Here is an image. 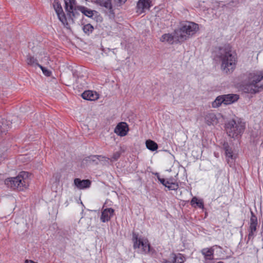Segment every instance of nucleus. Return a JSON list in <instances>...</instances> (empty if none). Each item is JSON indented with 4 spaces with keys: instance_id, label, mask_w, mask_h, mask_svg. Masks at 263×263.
<instances>
[{
    "instance_id": "obj_32",
    "label": "nucleus",
    "mask_w": 263,
    "mask_h": 263,
    "mask_svg": "<svg viewBox=\"0 0 263 263\" xmlns=\"http://www.w3.org/2000/svg\"><path fill=\"white\" fill-rule=\"evenodd\" d=\"M163 263H176L175 261L173 260V256L171 254V257L168 259H163Z\"/></svg>"
},
{
    "instance_id": "obj_23",
    "label": "nucleus",
    "mask_w": 263,
    "mask_h": 263,
    "mask_svg": "<svg viewBox=\"0 0 263 263\" xmlns=\"http://www.w3.org/2000/svg\"><path fill=\"white\" fill-rule=\"evenodd\" d=\"M167 181L170 183L167 185V189L168 190L176 191L179 187L178 183L174 181L173 178H170L167 179Z\"/></svg>"
},
{
    "instance_id": "obj_35",
    "label": "nucleus",
    "mask_w": 263,
    "mask_h": 263,
    "mask_svg": "<svg viewBox=\"0 0 263 263\" xmlns=\"http://www.w3.org/2000/svg\"><path fill=\"white\" fill-rule=\"evenodd\" d=\"M217 263H223V262L222 261H219V262H218Z\"/></svg>"
},
{
    "instance_id": "obj_1",
    "label": "nucleus",
    "mask_w": 263,
    "mask_h": 263,
    "mask_svg": "<svg viewBox=\"0 0 263 263\" xmlns=\"http://www.w3.org/2000/svg\"><path fill=\"white\" fill-rule=\"evenodd\" d=\"M263 80V71H255L250 73L248 76V81L244 87L247 93L254 94L263 89V85L258 84Z\"/></svg>"
},
{
    "instance_id": "obj_33",
    "label": "nucleus",
    "mask_w": 263,
    "mask_h": 263,
    "mask_svg": "<svg viewBox=\"0 0 263 263\" xmlns=\"http://www.w3.org/2000/svg\"><path fill=\"white\" fill-rule=\"evenodd\" d=\"M24 263H37V262H35L31 260H28V259H26L25 261V262Z\"/></svg>"
},
{
    "instance_id": "obj_2",
    "label": "nucleus",
    "mask_w": 263,
    "mask_h": 263,
    "mask_svg": "<svg viewBox=\"0 0 263 263\" xmlns=\"http://www.w3.org/2000/svg\"><path fill=\"white\" fill-rule=\"evenodd\" d=\"M221 62V69L226 73H232L235 69L237 63L236 54H233L230 51L221 49L218 56Z\"/></svg>"
},
{
    "instance_id": "obj_20",
    "label": "nucleus",
    "mask_w": 263,
    "mask_h": 263,
    "mask_svg": "<svg viewBox=\"0 0 263 263\" xmlns=\"http://www.w3.org/2000/svg\"><path fill=\"white\" fill-rule=\"evenodd\" d=\"M174 38L177 39L175 35L173 36L170 33H166L161 36L160 41L162 42H167L170 44H173Z\"/></svg>"
},
{
    "instance_id": "obj_17",
    "label": "nucleus",
    "mask_w": 263,
    "mask_h": 263,
    "mask_svg": "<svg viewBox=\"0 0 263 263\" xmlns=\"http://www.w3.org/2000/svg\"><path fill=\"white\" fill-rule=\"evenodd\" d=\"M224 99V104L228 105L237 101L239 99V96L236 94H228L222 95Z\"/></svg>"
},
{
    "instance_id": "obj_14",
    "label": "nucleus",
    "mask_w": 263,
    "mask_h": 263,
    "mask_svg": "<svg viewBox=\"0 0 263 263\" xmlns=\"http://www.w3.org/2000/svg\"><path fill=\"white\" fill-rule=\"evenodd\" d=\"M150 0H139L137 4V12L139 13L144 12L145 9H148L151 5Z\"/></svg>"
},
{
    "instance_id": "obj_34",
    "label": "nucleus",
    "mask_w": 263,
    "mask_h": 263,
    "mask_svg": "<svg viewBox=\"0 0 263 263\" xmlns=\"http://www.w3.org/2000/svg\"><path fill=\"white\" fill-rule=\"evenodd\" d=\"M119 1V3H120V4H124L125 3V2L127 1V0H118Z\"/></svg>"
},
{
    "instance_id": "obj_3",
    "label": "nucleus",
    "mask_w": 263,
    "mask_h": 263,
    "mask_svg": "<svg viewBox=\"0 0 263 263\" xmlns=\"http://www.w3.org/2000/svg\"><path fill=\"white\" fill-rule=\"evenodd\" d=\"M198 29L197 24L186 22L181 25L179 29L175 31V35L179 42H183L195 34Z\"/></svg>"
},
{
    "instance_id": "obj_22",
    "label": "nucleus",
    "mask_w": 263,
    "mask_h": 263,
    "mask_svg": "<svg viewBox=\"0 0 263 263\" xmlns=\"http://www.w3.org/2000/svg\"><path fill=\"white\" fill-rule=\"evenodd\" d=\"M26 62L28 65L32 67H39V65H40V64L38 63L37 59H35L34 57L31 55L30 54L27 55Z\"/></svg>"
},
{
    "instance_id": "obj_19",
    "label": "nucleus",
    "mask_w": 263,
    "mask_h": 263,
    "mask_svg": "<svg viewBox=\"0 0 263 263\" xmlns=\"http://www.w3.org/2000/svg\"><path fill=\"white\" fill-rule=\"evenodd\" d=\"M223 148L225 151V154L227 158L228 162L229 163L230 160L234 159V155L232 149L230 147L228 143H224L223 144Z\"/></svg>"
},
{
    "instance_id": "obj_25",
    "label": "nucleus",
    "mask_w": 263,
    "mask_h": 263,
    "mask_svg": "<svg viewBox=\"0 0 263 263\" xmlns=\"http://www.w3.org/2000/svg\"><path fill=\"white\" fill-rule=\"evenodd\" d=\"M145 144L147 148L151 151H155L158 149L157 144L152 140H147Z\"/></svg>"
},
{
    "instance_id": "obj_7",
    "label": "nucleus",
    "mask_w": 263,
    "mask_h": 263,
    "mask_svg": "<svg viewBox=\"0 0 263 263\" xmlns=\"http://www.w3.org/2000/svg\"><path fill=\"white\" fill-rule=\"evenodd\" d=\"M245 125L241 122H236L234 120L230 121L226 125V129L229 136L232 138L237 137L242 134L245 130Z\"/></svg>"
},
{
    "instance_id": "obj_5",
    "label": "nucleus",
    "mask_w": 263,
    "mask_h": 263,
    "mask_svg": "<svg viewBox=\"0 0 263 263\" xmlns=\"http://www.w3.org/2000/svg\"><path fill=\"white\" fill-rule=\"evenodd\" d=\"M65 9L68 16V21L73 23V17L77 14V10H79L82 13L88 17H92L93 15V11L85 7H76L75 0H64Z\"/></svg>"
},
{
    "instance_id": "obj_21",
    "label": "nucleus",
    "mask_w": 263,
    "mask_h": 263,
    "mask_svg": "<svg viewBox=\"0 0 263 263\" xmlns=\"http://www.w3.org/2000/svg\"><path fill=\"white\" fill-rule=\"evenodd\" d=\"M202 254L204 255L205 259H212L214 254V250L211 248H204L201 250Z\"/></svg>"
},
{
    "instance_id": "obj_13",
    "label": "nucleus",
    "mask_w": 263,
    "mask_h": 263,
    "mask_svg": "<svg viewBox=\"0 0 263 263\" xmlns=\"http://www.w3.org/2000/svg\"><path fill=\"white\" fill-rule=\"evenodd\" d=\"M74 185L79 190H84L90 186L91 182L88 179L81 180L76 178L73 181Z\"/></svg>"
},
{
    "instance_id": "obj_8",
    "label": "nucleus",
    "mask_w": 263,
    "mask_h": 263,
    "mask_svg": "<svg viewBox=\"0 0 263 263\" xmlns=\"http://www.w3.org/2000/svg\"><path fill=\"white\" fill-rule=\"evenodd\" d=\"M53 6L59 20L65 27L68 28L69 27V24L60 2L58 0H54L53 3Z\"/></svg>"
},
{
    "instance_id": "obj_27",
    "label": "nucleus",
    "mask_w": 263,
    "mask_h": 263,
    "mask_svg": "<svg viewBox=\"0 0 263 263\" xmlns=\"http://www.w3.org/2000/svg\"><path fill=\"white\" fill-rule=\"evenodd\" d=\"M222 103L224 104V99H223V96H219L216 98L215 100L213 102L212 106L213 107H218Z\"/></svg>"
},
{
    "instance_id": "obj_15",
    "label": "nucleus",
    "mask_w": 263,
    "mask_h": 263,
    "mask_svg": "<svg viewBox=\"0 0 263 263\" xmlns=\"http://www.w3.org/2000/svg\"><path fill=\"white\" fill-rule=\"evenodd\" d=\"M114 214V210L112 208H106L103 210L101 213V220L103 222H107L110 220V218Z\"/></svg>"
},
{
    "instance_id": "obj_24",
    "label": "nucleus",
    "mask_w": 263,
    "mask_h": 263,
    "mask_svg": "<svg viewBox=\"0 0 263 263\" xmlns=\"http://www.w3.org/2000/svg\"><path fill=\"white\" fill-rule=\"evenodd\" d=\"M191 204L193 206H195V204H196V206L200 209H203L204 204L203 201L202 199H198L196 197H194L192 199L191 201Z\"/></svg>"
},
{
    "instance_id": "obj_18",
    "label": "nucleus",
    "mask_w": 263,
    "mask_h": 263,
    "mask_svg": "<svg viewBox=\"0 0 263 263\" xmlns=\"http://www.w3.org/2000/svg\"><path fill=\"white\" fill-rule=\"evenodd\" d=\"M83 99L86 100L93 101L98 99V95L96 93H94L90 90L85 91L81 95Z\"/></svg>"
},
{
    "instance_id": "obj_4",
    "label": "nucleus",
    "mask_w": 263,
    "mask_h": 263,
    "mask_svg": "<svg viewBox=\"0 0 263 263\" xmlns=\"http://www.w3.org/2000/svg\"><path fill=\"white\" fill-rule=\"evenodd\" d=\"M29 175L27 172H21L15 177L5 179V184L13 190L23 191L29 186Z\"/></svg>"
},
{
    "instance_id": "obj_26",
    "label": "nucleus",
    "mask_w": 263,
    "mask_h": 263,
    "mask_svg": "<svg viewBox=\"0 0 263 263\" xmlns=\"http://www.w3.org/2000/svg\"><path fill=\"white\" fill-rule=\"evenodd\" d=\"M172 256H173V260L175 261L176 263H183L185 260L184 255L180 253L177 255L175 253H172Z\"/></svg>"
},
{
    "instance_id": "obj_6",
    "label": "nucleus",
    "mask_w": 263,
    "mask_h": 263,
    "mask_svg": "<svg viewBox=\"0 0 263 263\" xmlns=\"http://www.w3.org/2000/svg\"><path fill=\"white\" fill-rule=\"evenodd\" d=\"M133 241L134 248L141 249V253L143 254H153L155 250L151 248L147 239H143L138 237V234L133 233Z\"/></svg>"
},
{
    "instance_id": "obj_12",
    "label": "nucleus",
    "mask_w": 263,
    "mask_h": 263,
    "mask_svg": "<svg viewBox=\"0 0 263 263\" xmlns=\"http://www.w3.org/2000/svg\"><path fill=\"white\" fill-rule=\"evenodd\" d=\"M128 131V126L125 122H120L118 123L114 130V132L121 137L126 136Z\"/></svg>"
},
{
    "instance_id": "obj_29",
    "label": "nucleus",
    "mask_w": 263,
    "mask_h": 263,
    "mask_svg": "<svg viewBox=\"0 0 263 263\" xmlns=\"http://www.w3.org/2000/svg\"><path fill=\"white\" fill-rule=\"evenodd\" d=\"M39 67L42 70L43 73L46 76L49 77L51 75V72L49 70L47 69V68L44 67L42 65H39Z\"/></svg>"
},
{
    "instance_id": "obj_16",
    "label": "nucleus",
    "mask_w": 263,
    "mask_h": 263,
    "mask_svg": "<svg viewBox=\"0 0 263 263\" xmlns=\"http://www.w3.org/2000/svg\"><path fill=\"white\" fill-rule=\"evenodd\" d=\"M205 123L208 125H214L217 123V118L213 112L207 113L204 117Z\"/></svg>"
},
{
    "instance_id": "obj_11",
    "label": "nucleus",
    "mask_w": 263,
    "mask_h": 263,
    "mask_svg": "<svg viewBox=\"0 0 263 263\" xmlns=\"http://www.w3.org/2000/svg\"><path fill=\"white\" fill-rule=\"evenodd\" d=\"M109 159L101 155H91L85 158L83 161L92 164H98L100 161H105L108 162Z\"/></svg>"
},
{
    "instance_id": "obj_30",
    "label": "nucleus",
    "mask_w": 263,
    "mask_h": 263,
    "mask_svg": "<svg viewBox=\"0 0 263 263\" xmlns=\"http://www.w3.org/2000/svg\"><path fill=\"white\" fill-rule=\"evenodd\" d=\"M157 178L160 183L167 188V185L170 183L167 181V180L164 178H161L159 176H157Z\"/></svg>"
},
{
    "instance_id": "obj_31",
    "label": "nucleus",
    "mask_w": 263,
    "mask_h": 263,
    "mask_svg": "<svg viewBox=\"0 0 263 263\" xmlns=\"http://www.w3.org/2000/svg\"><path fill=\"white\" fill-rule=\"evenodd\" d=\"M120 155L121 154L119 152L115 153L111 157V161L117 160L120 158Z\"/></svg>"
},
{
    "instance_id": "obj_28",
    "label": "nucleus",
    "mask_w": 263,
    "mask_h": 263,
    "mask_svg": "<svg viewBox=\"0 0 263 263\" xmlns=\"http://www.w3.org/2000/svg\"><path fill=\"white\" fill-rule=\"evenodd\" d=\"M83 30L86 34L89 35L92 32L93 27L91 24H87L83 26Z\"/></svg>"
},
{
    "instance_id": "obj_9",
    "label": "nucleus",
    "mask_w": 263,
    "mask_h": 263,
    "mask_svg": "<svg viewBox=\"0 0 263 263\" xmlns=\"http://www.w3.org/2000/svg\"><path fill=\"white\" fill-rule=\"evenodd\" d=\"M97 3L104 8V11L110 18H114L115 13L111 3V0H97Z\"/></svg>"
},
{
    "instance_id": "obj_10",
    "label": "nucleus",
    "mask_w": 263,
    "mask_h": 263,
    "mask_svg": "<svg viewBox=\"0 0 263 263\" xmlns=\"http://www.w3.org/2000/svg\"><path fill=\"white\" fill-rule=\"evenodd\" d=\"M257 226V219L255 214L251 212V217L250 218V226L249 228L248 240L253 238L255 233L256 231Z\"/></svg>"
}]
</instances>
